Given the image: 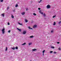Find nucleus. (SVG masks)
<instances>
[{
	"instance_id": "nucleus-1",
	"label": "nucleus",
	"mask_w": 61,
	"mask_h": 61,
	"mask_svg": "<svg viewBox=\"0 0 61 61\" xmlns=\"http://www.w3.org/2000/svg\"><path fill=\"white\" fill-rule=\"evenodd\" d=\"M5 28H3L1 30V32L2 34H4L5 33Z\"/></svg>"
},
{
	"instance_id": "nucleus-2",
	"label": "nucleus",
	"mask_w": 61,
	"mask_h": 61,
	"mask_svg": "<svg viewBox=\"0 0 61 61\" xmlns=\"http://www.w3.org/2000/svg\"><path fill=\"white\" fill-rule=\"evenodd\" d=\"M50 6L49 5H47L46 6V8L47 9H49V8H50Z\"/></svg>"
},
{
	"instance_id": "nucleus-3",
	"label": "nucleus",
	"mask_w": 61,
	"mask_h": 61,
	"mask_svg": "<svg viewBox=\"0 0 61 61\" xmlns=\"http://www.w3.org/2000/svg\"><path fill=\"white\" fill-rule=\"evenodd\" d=\"M26 33V31L24 30L23 31V34H25Z\"/></svg>"
},
{
	"instance_id": "nucleus-4",
	"label": "nucleus",
	"mask_w": 61,
	"mask_h": 61,
	"mask_svg": "<svg viewBox=\"0 0 61 61\" xmlns=\"http://www.w3.org/2000/svg\"><path fill=\"white\" fill-rule=\"evenodd\" d=\"M36 26H37V25H34L33 26V28H35L36 27Z\"/></svg>"
},
{
	"instance_id": "nucleus-5",
	"label": "nucleus",
	"mask_w": 61,
	"mask_h": 61,
	"mask_svg": "<svg viewBox=\"0 0 61 61\" xmlns=\"http://www.w3.org/2000/svg\"><path fill=\"white\" fill-rule=\"evenodd\" d=\"M21 14L22 15H24L25 14V12L21 13Z\"/></svg>"
},
{
	"instance_id": "nucleus-6",
	"label": "nucleus",
	"mask_w": 61,
	"mask_h": 61,
	"mask_svg": "<svg viewBox=\"0 0 61 61\" xmlns=\"http://www.w3.org/2000/svg\"><path fill=\"white\" fill-rule=\"evenodd\" d=\"M37 50L36 49H33L32 50V51H36Z\"/></svg>"
},
{
	"instance_id": "nucleus-7",
	"label": "nucleus",
	"mask_w": 61,
	"mask_h": 61,
	"mask_svg": "<svg viewBox=\"0 0 61 61\" xmlns=\"http://www.w3.org/2000/svg\"><path fill=\"white\" fill-rule=\"evenodd\" d=\"M45 52V50H44L42 51L43 53V56H44V52Z\"/></svg>"
},
{
	"instance_id": "nucleus-8",
	"label": "nucleus",
	"mask_w": 61,
	"mask_h": 61,
	"mask_svg": "<svg viewBox=\"0 0 61 61\" xmlns=\"http://www.w3.org/2000/svg\"><path fill=\"white\" fill-rule=\"evenodd\" d=\"M25 22L26 23H27L28 22V20H26V19H25Z\"/></svg>"
},
{
	"instance_id": "nucleus-9",
	"label": "nucleus",
	"mask_w": 61,
	"mask_h": 61,
	"mask_svg": "<svg viewBox=\"0 0 61 61\" xmlns=\"http://www.w3.org/2000/svg\"><path fill=\"white\" fill-rule=\"evenodd\" d=\"M32 43L31 42H30L29 43L28 45L29 46H30L31 45H32Z\"/></svg>"
},
{
	"instance_id": "nucleus-10",
	"label": "nucleus",
	"mask_w": 61,
	"mask_h": 61,
	"mask_svg": "<svg viewBox=\"0 0 61 61\" xmlns=\"http://www.w3.org/2000/svg\"><path fill=\"white\" fill-rule=\"evenodd\" d=\"M1 15L3 17H4L5 16V14L4 13H2L1 14Z\"/></svg>"
},
{
	"instance_id": "nucleus-11",
	"label": "nucleus",
	"mask_w": 61,
	"mask_h": 61,
	"mask_svg": "<svg viewBox=\"0 0 61 61\" xmlns=\"http://www.w3.org/2000/svg\"><path fill=\"white\" fill-rule=\"evenodd\" d=\"M26 44V43H25V42L23 44H21V45H22V46H24V45H25Z\"/></svg>"
},
{
	"instance_id": "nucleus-12",
	"label": "nucleus",
	"mask_w": 61,
	"mask_h": 61,
	"mask_svg": "<svg viewBox=\"0 0 61 61\" xmlns=\"http://www.w3.org/2000/svg\"><path fill=\"white\" fill-rule=\"evenodd\" d=\"M11 16L12 18H14V16H13V15L12 14L11 15Z\"/></svg>"
},
{
	"instance_id": "nucleus-13",
	"label": "nucleus",
	"mask_w": 61,
	"mask_h": 61,
	"mask_svg": "<svg viewBox=\"0 0 61 61\" xmlns=\"http://www.w3.org/2000/svg\"><path fill=\"white\" fill-rule=\"evenodd\" d=\"M28 28L29 29H33L32 28H30V26L28 27Z\"/></svg>"
},
{
	"instance_id": "nucleus-14",
	"label": "nucleus",
	"mask_w": 61,
	"mask_h": 61,
	"mask_svg": "<svg viewBox=\"0 0 61 61\" xmlns=\"http://www.w3.org/2000/svg\"><path fill=\"white\" fill-rule=\"evenodd\" d=\"M17 29H18V30L19 31H21V29H18V28H17Z\"/></svg>"
},
{
	"instance_id": "nucleus-15",
	"label": "nucleus",
	"mask_w": 61,
	"mask_h": 61,
	"mask_svg": "<svg viewBox=\"0 0 61 61\" xmlns=\"http://www.w3.org/2000/svg\"><path fill=\"white\" fill-rule=\"evenodd\" d=\"M33 37H34V36H30V38H33Z\"/></svg>"
},
{
	"instance_id": "nucleus-16",
	"label": "nucleus",
	"mask_w": 61,
	"mask_h": 61,
	"mask_svg": "<svg viewBox=\"0 0 61 61\" xmlns=\"http://www.w3.org/2000/svg\"><path fill=\"white\" fill-rule=\"evenodd\" d=\"M43 16L44 17H45V16H46V14L45 13H44L43 14Z\"/></svg>"
},
{
	"instance_id": "nucleus-17",
	"label": "nucleus",
	"mask_w": 61,
	"mask_h": 61,
	"mask_svg": "<svg viewBox=\"0 0 61 61\" xmlns=\"http://www.w3.org/2000/svg\"><path fill=\"white\" fill-rule=\"evenodd\" d=\"M18 24H19L20 25H22V24H20V22L18 23Z\"/></svg>"
},
{
	"instance_id": "nucleus-18",
	"label": "nucleus",
	"mask_w": 61,
	"mask_h": 61,
	"mask_svg": "<svg viewBox=\"0 0 61 61\" xmlns=\"http://www.w3.org/2000/svg\"><path fill=\"white\" fill-rule=\"evenodd\" d=\"M7 47H6L5 51H7Z\"/></svg>"
},
{
	"instance_id": "nucleus-19",
	"label": "nucleus",
	"mask_w": 61,
	"mask_h": 61,
	"mask_svg": "<svg viewBox=\"0 0 61 61\" xmlns=\"http://www.w3.org/2000/svg\"><path fill=\"white\" fill-rule=\"evenodd\" d=\"M53 53V51H50V54L51 53Z\"/></svg>"
},
{
	"instance_id": "nucleus-20",
	"label": "nucleus",
	"mask_w": 61,
	"mask_h": 61,
	"mask_svg": "<svg viewBox=\"0 0 61 61\" xmlns=\"http://www.w3.org/2000/svg\"><path fill=\"white\" fill-rule=\"evenodd\" d=\"M54 25H56V22H54L53 24Z\"/></svg>"
},
{
	"instance_id": "nucleus-21",
	"label": "nucleus",
	"mask_w": 61,
	"mask_h": 61,
	"mask_svg": "<svg viewBox=\"0 0 61 61\" xmlns=\"http://www.w3.org/2000/svg\"><path fill=\"white\" fill-rule=\"evenodd\" d=\"M12 49H13V50H15V47H13V48H11Z\"/></svg>"
},
{
	"instance_id": "nucleus-22",
	"label": "nucleus",
	"mask_w": 61,
	"mask_h": 61,
	"mask_svg": "<svg viewBox=\"0 0 61 61\" xmlns=\"http://www.w3.org/2000/svg\"><path fill=\"white\" fill-rule=\"evenodd\" d=\"M33 15H36V14H35V13H33Z\"/></svg>"
},
{
	"instance_id": "nucleus-23",
	"label": "nucleus",
	"mask_w": 61,
	"mask_h": 61,
	"mask_svg": "<svg viewBox=\"0 0 61 61\" xmlns=\"http://www.w3.org/2000/svg\"><path fill=\"white\" fill-rule=\"evenodd\" d=\"M51 48H55V47H54L53 46H51Z\"/></svg>"
},
{
	"instance_id": "nucleus-24",
	"label": "nucleus",
	"mask_w": 61,
	"mask_h": 61,
	"mask_svg": "<svg viewBox=\"0 0 61 61\" xmlns=\"http://www.w3.org/2000/svg\"><path fill=\"white\" fill-rule=\"evenodd\" d=\"M16 49H18V47L17 46L16 47H15Z\"/></svg>"
},
{
	"instance_id": "nucleus-25",
	"label": "nucleus",
	"mask_w": 61,
	"mask_h": 61,
	"mask_svg": "<svg viewBox=\"0 0 61 61\" xmlns=\"http://www.w3.org/2000/svg\"><path fill=\"white\" fill-rule=\"evenodd\" d=\"M15 7H17L18 6V5L16 4L15 6Z\"/></svg>"
},
{
	"instance_id": "nucleus-26",
	"label": "nucleus",
	"mask_w": 61,
	"mask_h": 61,
	"mask_svg": "<svg viewBox=\"0 0 61 61\" xmlns=\"http://www.w3.org/2000/svg\"><path fill=\"white\" fill-rule=\"evenodd\" d=\"M41 10H40L39 11V13H40V14H41V13L42 12H41Z\"/></svg>"
},
{
	"instance_id": "nucleus-27",
	"label": "nucleus",
	"mask_w": 61,
	"mask_h": 61,
	"mask_svg": "<svg viewBox=\"0 0 61 61\" xmlns=\"http://www.w3.org/2000/svg\"><path fill=\"white\" fill-rule=\"evenodd\" d=\"M10 30H9L8 31V33H10Z\"/></svg>"
},
{
	"instance_id": "nucleus-28",
	"label": "nucleus",
	"mask_w": 61,
	"mask_h": 61,
	"mask_svg": "<svg viewBox=\"0 0 61 61\" xmlns=\"http://www.w3.org/2000/svg\"><path fill=\"white\" fill-rule=\"evenodd\" d=\"M58 49L59 50H61V48L60 47H59L58 48Z\"/></svg>"
},
{
	"instance_id": "nucleus-29",
	"label": "nucleus",
	"mask_w": 61,
	"mask_h": 61,
	"mask_svg": "<svg viewBox=\"0 0 61 61\" xmlns=\"http://www.w3.org/2000/svg\"><path fill=\"white\" fill-rule=\"evenodd\" d=\"M61 23V21H60L59 22H58L59 24H60V23Z\"/></svg>"
},
{
	"instance_id": "nucleus-30",
	"label": "nucleus",
	"mask_w": 61,
	"mask_h": 61,
	"mask_svg": "<svg viewBox=\"0 0 61 61\" xmlns=\"http://www.w3.org/2000/svg\"><path fill=\"white\" fill-rule=\"evenodd\" d=\"M7 24H8V25H10V23H9V22H8L7 23Z\"/></svg>"
},
{
	"instance_id": "nucleus-31",
	"label": "nucleus",
	"mask_w": 61,
	"mask_h": 61,
	"mask_svg": "<svg viewBox=\"0 0 61 61\" xmlns=\"http://www.w3.org/2000/svg\"><path fill=\"white\" fill-rule=\"evenodd\" d=\"M13 11L14 12H15V10H13Z\"/></svg>"
},
{
	"instance_id": "nucleus-32",
	"label": "nucleus",
	"mask_w": 61,
	"mask_h": 61,
	"mask_svg": "<svg viewBox=\"0 0 61 61\" xmlns=\"http://www.w3.org/2000/svg\"><path fill=\"white\" fill-rule=\"evenodd\" d=\"M56 17V16H53V18H54V17Z\"/></svg>"
},
{
	"instance_id": "nucleus-33",
	"label": "nucleus",
	"mask_w": 61,
	"mask_h": 61,
	"mask_svg": "<svg viewBox=\"0 0 61 61\" xmlns=\"http://www.w3.org/2000/svg\"><path fill=\"white\" fill-rule=\"evenodd\" d=\"M51 33H53V30L51 31Z\"/></svg>"
},
{
	"instance_id": "nucleus-34",
	"label": "nucleus",
	"mask_w": 61,
	"mask_h": 61,
	"mask_svg": "<svg viewBox=\"0 0 61 61\" xmlns=\"http://www.w3.org/2000/svg\"><path fill=\"white\" fill-rule=\"evenodd\" d=\"M41 14H42V15L43 14V12H41V13H40Z\"/></svg>"
},
{
	"instance_id": "nucleus-35",
	"label": "nucleus",
	"mask_w": 61,
	"mask_h": 61,
	"mask_svg": "<svg viewBox=\"0 0 61 61\" xmlns=\"http://www.w3.org/2000/svg\"><path fill=\"white\" fill-rule=\"evenodd\" d=\"M56 52L54 51V54H56Z\"/></svg>"
},
{
	"instance_id": "nucleus-36",
	"label": "nucleus",
	"mask_w": 61,
	"mask_h": 61,
	"mask_svg": "<svg viewBox=\"0 0 61 61\" xmlns=\"http://www.w3.org/2000/svg\"><path fill=\"white\" fill-rule=\"evenodd\" d=\"M26 11H27L28 10V9L26 8Z\"/></svg>"
},
{
	"instance_id": "nucleus-37",
	"label": "nucleus",
	"mask_w": 61,
	"mask_h": 61,
	"mask_svg": "<svg viewBox=\"0 0 61 61\" xmlns=\"http://www.w3.org/2000/svg\"><path fill=\"white\" fill-rule=\"evenodd\" d=\"M0 1L1 2H2L3 1V0H1Z\"/></svg>"
},
{
	"instance_id": "nucleus-38",
	"label": "nucleus",
	"mask_w": 61,
	"mask_h": 61,
	"mask_svg": "<svg viewBox=\"0 0 61 61\" xmlns=\"http://www.w3.org/2000/svg\"><path fill=\"white\" fill-rule=\"evenodd\" d=\"M9 9V7H8L7 8V10H8V9Z\"/></svg>"
},
{
	"instance_id": "nucleus-39",
	"label": "nucleus",
	"mask_w": 61,
	"mask_h": 61,
	"mask_svg": "<svg viewBox=\"0 0 61 61\" xmlns=\"http://www.w3.org/2000/svg\"><path fill=\"white\" fill-rule=\"evenodd\" d=\"M57 44H59L60 42H57Z\"/></svg>"
},
{
	"instance_id": "nucleus-40",
	"label": "nucleus",
	"mask_w": 61,
	"mask_h": 61,
	"mask_svg": "<svg viewBox=\"0 0 61 61\" xmlns=\"http://www.w3.org/2000/svg\"><path fill=\"white\" fill-rule=\"evenodd\" d=\"M38 10H40V8H38Z\"/></svg>"
},
{
	"instance_id": "nucleus-41",
	"label": "nucleus",
	"mask_w": 61,
	"mask_h": 61,
	"mask_svg": "<svg viewBox=\"0 0 61 61\" xmlns=\"http://www.w3.org/2000/svg\"><path fill=\"white\" fill-rule=\"evenodd\" d=\"M40 2H41L40 1L38 2V3H40Z\"/></svg>"
},
{
	"instance_id": "nucleus-42",
	"label": "nucleus",
	"mask_w": 61,
	"mask_h": 61,
	"mask_svg": "<svg viewBox=\"0 0 61 61\" xmlns=\"http://www.w3.org/2000/svg\"><path fill=\"white\" fill-rule=\"evenodd\" d=\"M40 1L41 2H42V0H40Z\"/></svg>"
}]
</instances>
